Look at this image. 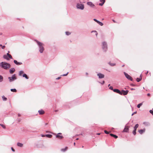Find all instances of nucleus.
Listing matches in <instances>:
<instances>
[{
	"label": "nucleus",
	"mask_w": 153,
	"mask_h": 153,
	"mask_svg": "<svg viewBox=\"0 0 153 153\" xmlns=\"http://www.w3.org/2000/svg\"><path fill=\"white\" fill-rule=\"evenodd\" d=\"M112 21H113V22H114V23H116V22L114 20H113Z\"/></svg>",
	"instance_id": "obj_47"
},
{
	"label": "nucleus",
	"mask_w": 153,
	"mask_h": 153,
	"mask_svg": "<svg viewBox=\"0 0 153 153\" xmlns=\"http://www.w3.org/2000/svg\"><path fill=\"white\" fill-rule=\"evenodd\" d=\"M17 145L19 147H22L23 146V144L22 143H17Z\"/></svg>",
	"instance_id": "obj_20"
},
{
	"label": "nucleus",
	"mask_w": 153,
	"mask_h": 153,
	"mask_svg": "<svg viewBox=\"0 0 153 153\" xmlns=\"http://www.w3.org/2000/svg\"><path fill=\"white\" fill-rule=\"evenodd\" d=\"M141 79H142V77H141V78H137L136 79V80L138 82H139Z\"/></svg>",
	"instance_id": "obj_25"
},
{
	"label": "nucleus",
	"mask_w": 153,
	"mask_h": 153,
	"mask_svg": "<svg viewBox=\"0 0 153 153\" xmlns=\"http://www.w3.org/2000/svg\"><path fill=\"white\" fill-rule=\"evenodd\" d=\"M45 136L46 137L49 138H51L52 136V135L51 134H47L45 135Z\"/></svg>",
	"instance_id": "obj_24"
},
{
	"label": "nucleus",
	"mask_w": 153,
	"mask_h": 153,
	"mask_svg": "<svg viewBox=\"0 0 153 153\" xmlns=\"http://www.w3.org/2000/svg\"><path fill=\"white\" fill-rule=\"evenodd\" d=\"M128 92V91H124L122 90V91L121 93H122V94H123V95H126Z\"/></svg>",
	"instance_id": "obj_11"
},
{
	"label": "nucleus",
	"mask_w": 153,
	"mask_h": 153,
	"mask_svg": "<svg viewBox=\"0 0 153 153\" xmlns=\"http://www.w3.org/2000/svg\"><path fill=\"white\" fill-rule=\"evenodd\" d=\"M23 77H25L27 79H28V77L27 76V75L26 74H24L23 75Z\"/></svg>",
	"instance_id": "obj_26"
},
{
	"label": "nucleus",
	"mask_w": 153,
	"mask_h": 153,
	"mask_svg": "<svg viewBox=\"0 0 153 153\" xmlns=\"http://www.w3.org/2000/svg\"><path fill=\"white\" fill-rule=\"evenodd\" d=\"M11 149L13 152H15V150L13 148H12V147L11 148Z\"/></svg>",
	"instance_id": "obj_41"
},
{
	"label": "nucleus",
	"mask_w": 153,
	"mask_h": 153,
	"mask_svg": "<svg viewBox=\"0 0 153 153\" xmlns=\"http://www.w3.org/2000/svg\"><path fill=\"white\" fill-rule=\"evenodd\" d=\"M100 2H101V3H100L99 5L100 6H102L104 4V3L105 2V0H100Z\"/></svg>",
	"instance_id": "obj_15"
},
{
	"label": "nucleus",
	"mask_w": 153,
	"mask_h": 153,
	"mask_svg": "<svg viewBox=\"0 0 153 153\" xmlns=\"http://www.w3.org/2000/svg\"><path fill=\"white\" fill-rule=\"evenodd\" d=\"M2 98L3 99V100L4 101H6L7 100V98L4 97V96H3L2 97Z\"/></svg>",
	"instance_id": "obj_32"
},
{
	"label": "nucleus",
	"mask_w": 153,
	"mask_h": 153,
	"mask_svg": "<svg viewBox=\"0 0 153 153\" xmlns=\"http://www.w3.org/2000/svg\"><path fill=\"white\" fill-rule=\"evenodd\" d=\"M58 134H61V133H59Z\"/></svg>",
	"instance_id": "obj_56"
},
{
	"label": "nucleus",
	"mask_w": 153,
	"mask_h": 153,
	"mask_svg": "<svg viewBox=\"0 0 153 153\" xmlns=\"http://www.w3.org/2000/svg\"><path fill=\"white\" fill-rule=\"evenodd\" d=\"M12 92H16V89H11L10 90Z\"/></svg>",
	"instance_id": "obj_28"
},
{
	"label": "nucleus",
	"mask_w": 153,
	"mask_h": 153,
	"mask_svg": "<svg viewBox=\"0 0 153 153\" xmlns=\"http://www.w3.org/2000/svg\"><path fill=\"white\" fill-rule=\"evenodd\" d=\"M87 4L91 7H93L94 6V4L92 3L91 2H88L87 3Z\"/></svg>",
	"instance_id": "obj_13"
},
{
	"label": "nucleus",
	"mask_w": 153,
	"mask_h": 153,
	"mask_svg": "<svg viewBox=\"0 0 153 153\" xmlns=\"http://www.w3.org/2000/svg\"><path fill=\"white\" fill-rule=\"evenodd\" d=\"M147 96H150V94H149V93H148L147 94Z\"/></svg>",
	"instance_id": "obj_43"
},
{
	"label": "nucleus",
	"mask_w": 153,
	"mask_h": 153,
	"mask_svg": "<svg viewBox=\"0 0 153 153\" xmlns=\"http://www.w3.org/2000/svg\"><path fill=\"white\" fill-rule=\"evenodd\" d=\"M2 45H1L0 44V46L2 47Z\"/></svg>",
	"instance_id": "obj_52"
},
{
	"label": "nucleus",
	"mask_w": 153,
	"mask_h": 153,
	"mask_svg": "<svg viewBox=\"0 0 153 153\" xmlns=\"http://www.w3.org/2000/svg\"><path fill=\"white\" fill-rule=\"evenodd\" d=\"M110 135L111 136H112V137H114L115 138H117V137H118L117 136L115 135H114V134H110Z\"/></svg>",
	"instance_id": "obj_19"
},
{
	"label": "nucleus",
	"mask_w": 153,
	"mask_h": 153,
	"mask_svg": "<svg viewBox=\"0 0 153 153\" xmlns=\"http://www.w3.org/2000/svg\"><path fill=\"white\" fill-rule=\"evenodd\" d=\"M148 73V71H147L146 73V74H147Z\"/></svg>",
	"instance_id": "obj_50"
},
{
	"label": "nucleus",
	"mask_w": 153,
	"mask_h": 153,
	"mask_svg": "<svg viewBox=\"0 0 153 153\" xmlns=\"http://www.w3.org/2000/svg\"><path fill=\"white\" fill-rule=\"evenodd\" d=\"M0 126L4 128L5 129L6 127L4 125L0 124Z\"/></svg>",
	"instance_id": "obj_31"
},
{
	"label": "nucleus",
	"mask_w": 153,
	"mask_h": 153,
	"mask_svg": "<svg viewBox=\"0 0 153 153\" xmlns=\"http://www.w3.org/2000/svg\"><path fill=\"white\" fill-rule=\"evenodd\" d=\"M100 133L97 134L98 135H100Z\"/></svg>",
	"instance_id": "obj_51"
},
{
	"label": "nucleus",
	"mask_w": 153,
	"mask_h": 153,
	"mask_svg": "<svg viewBox=\"0 0 153 153\" xmlns=\"http://www.w3.org/2000/svg\"><path fill=\"white\" fill-rule=\"evenodd\" d=\"M97 23L101 26H102L103 25V24L99 21L97 22Z\"/></svg>",
	"instance_id": "obj_27"
},
{
	"label": "nucleus",
	"mask_w": 153,
	"mask_h": 153,
	"mask_svg": "<svg viewBox=\"0 0 153 153\" xmlns=\"http://www.w3.org/2000/svg\"><path fill=\"white\" fill-rule=\"evenodd\" d=\"M68 147H66L65 149H61V151L62 152H64L66 151L68 149Z\"/></svg>",
	"instance_id": "obj_21"
},
{
	"label": "nucleus",
	"mask_w": 153,
	"mask_h": 153,
	"mask_svg": "<svg viewBox=\"0 0 153 153\" xmlns=\"http://www.w3.org/2000/svg\"><path fill=\"white\" fill-rule=\"evenodd\" d=\"M0 66L3 68L7 70L10 67V65L7 62H2L0 63Z\"/></svg>",
	"instance_id": "obj_1"
},
{
	"label": "nucleus",
	"mask_w": 153,
	"mask_h": 153,
	"mask_svg": "<svg viewBox=\"0 0 153 153\" xmlns=\"http://www.w3.org/2000/svg\"><path fill=\"white\" fill-rule=\"evenodd\" d=\"M15 69L13 68H11L9 70L10 73L11 74H13L15 72Z\"/></svg>",
	"instance_id": "obj_12"
},
{
	"label": "nucleus",
	"mask_w": 153,
	"mask_h": 153,
	"mask_svg": "<svg viewBox=\"0 0 153 153\" xmlns=\"http://www.w3.org/2000/svg\"><path fill=\"white\" fill-rule=\"evenodd\" d=\"M66 34L67 35H68L71 34V33L69 32H66Z\"/></svg>",
	"instance_id": "obj_34"
},
{
	"label": "nucleus",
	"mask_w": 153,
	"mask_h": 153,
	"mask_svg": "<svg viewBox=\"0 0 153 153\" xmlns=\"http://www.w3.org/2000/svg\"><path fill=\"white\" fill-rule=\"evenodd\" d=\"M110 84H109V85H108V87H109V86H110Z\"/></svg>",
	"instance_id": "obj_58"
},
{
	"label": "nucleus",
	"mask_w": 153,
	"mask_h": 153,
	"mask_svg": "<svg viewBox=\"0 0 153 153\" xmlns=\"http://www.w3.org/2000/svg\"><path fill=\"white\" fill-rule=\"evenodd\" d=\"M98 76L100 78H102L104 77V75L103 74L99 73L97 74Z\"/></svg>",
	"instance_id": "obj_10"
},
{
	"label": "nucleus",
	"mask_w": 153,
	"mask_h": 153,
	"mask_svg": "<svg viewBox=\"0 0 153 153\" xmlns=\"http://www.w3.org/2000/svg\"><path fill=\"white\" fill-rule=\"evenodd\" d=\"M58 111L56 110V111Z\"/></svg>",
	"instance_id": "obj_59"
},
{
	"label": "nucleus",
	"mask_w": 153,
	"mask_h": 153,
	"mask_svg": "<svg viewBox=\"0 0 153 153\" xmlns=\"http://www.w3.org/2000/svg\"><path fill=\"white\" fill-rule=\"evenodd\" d=\"M129 126H126L125 128L123 131L124 132H128V131Z\"/></svg>",
	"instance_id": "obj_9"
},
{
	"label": "nucleus",
	"mask_w": 153,
	"mask_h": 153,
	"mask_svg": "<svg viewBox=\"0 0 153 153\" xmlns=\"http://www.w3.org/2000/svg\"><path fill=\"white\" fill-rule=\"evenodd\" d=\"M109 64L111 66H114L115 65V63H109Z\"/></svg>",
	"instance_id": "obj_35"
},
{
	"label": "nucleus",
	"mask_w": 153,
	"mask_h": 153,
	"mask_svg": "<svg viewBox=\"0 0 153 153\" xmlns=\"http://www.w3.org/2000/svg\"><path fill=\"white\" fill-rule=\"evenodd\" d=\"M56 137L59 139H61L63 138V137L62 136L59 135L58 134L56 135Z\"/></svg>",
	"instance_id": "obj_18"
},
{
	"label": "nucleus",
	"mask_w": 153,
	"mask_h": 153,
	"mask_svg": "<svg viewBox=\"0 0 153 153\" xmlns=\"http://www.w3.org/2000/svg\"><path fill=\"white\" fill-rule=\"evenodd\" d=\"M24 73V72L22 71H21L19 72V76H21Z\"/></svg>",
	"instance_id": "obj_29"
},
{
	"label": "nucleus",
	"mask_w": 153,
	"mask_h": 153,
	"mask_svg": "<svg viewBox=\"0 0 153 153\" xmlns=\"http://www.w3.org/2000/svg\"><path fill=\"white\" fill-rule=\"evenodd\" d=\"M60 78H60V77H58L56 79H59Z\"/></svg>",
	"instance_id": "obj_44"
},
{
	"label": "nucleus",
	"mask_w": 153,
	"mask_h": 153,
	"mask_svg": "<svg viewBox=\"0 0 153 153\" xmlns=\"http://www.w3.org/2000/svg\"><path fill=\"white\" fill-rule=\"evenodd\" d=\"M75 144H75V143H74V146H75Z\"/></svg>",
	"instance_id": "obj_53"
},
{
	"label": "nucleus",
	"mask_w": 153,
	"mask_h": 153,
	"mask_svg": "<svg viewBox=\"0 0 153 153\" xmlns=\"http://www.w3.org/2000/svg\"><path fill=\"white\" fill-rule=\"evenodd\" d=\"M136 130H134L133 131V133L134 135H135L136 134Z\"/></svg>",
	"instance_id": "obj_33"
},
{
	"label": "nucleus",
	"mask_w": 153,
	"mask_h": 153,
	"mask_svg": "<svg viewBox=\"0 0 153 153\" xmlns=\"http://www.w3.org/2000/svg\"><path fill=\"white\" fill-rule=\"evenodd\" d=\"M152 110H153V108L152 109Z\"/></svg>",
	"instance_id": "obj_60"
},
{
	"label": "nucleus",
	"mask_w": 153,
	"mask_h": 153,
	"mask_svg": "<svg viewBox=\"0 0 153 153\" xmlns=\"http://www.w3.org/2000/svg\"><path fill=\"white\" fill-rule=\"evenodd\" d=\"M68 73L66 74H64L63 76H66L68 74Z\"/></svg>",
	"instance_id": "obj_46"
},
{
	"label": "nucleus",
	"mask_w": 153,
	"mask_h": 153,
	"mask_svg": "<svg viewBox=\"0 0 153 153\" xmlns=\"http://www.w3.org/2000/svg\"><path fill=\"white\" fill-rule=\"evenodd\" d=\"M104 81H103V83L104 84Z\"/></svg>",
	"instance_id": "obj_55"
},
{
	"label": "nucleus",
	"mask_w": 153,
	"mask_h": 153,
	"mask_svg": "<svg viewBox=\"0 0 153 153\" xmlns=\"http://www.w3.org/2000/svg\"><path fill=\"white\" fill-rule=\"evenodd\" d=\"M38 112L39 113V114L40 115L43 114L45 113V111L42 110H39L38 111Z\"/></svg>",
	"instance_id": "obj_16"
},
{
	"label": "nucleus",
	"mask_w": 153,
	"mask_h": 153,
	"mask_svg": "<svg viewBox=\"0 0 153 153\" xmlns=\"http://www.w3.org/2000/svg\"><path fill=\"white\" fill-rule=\"evenodd\" d=\"M104 132L105 133V134H108L109 133V132H108L106 130H105L104 131Z\"/></svg>",
	"instance_id": "obj_37"
},
{
	"label": "nucleus",
	"mask_w": 153,
	"mask_h": 153,
	"mask_svg": "<svg viewBox=\"0 0 153 153\" xmlns=\"http://www.w3.org/2000/svg\"><path fill=\"white\" fill-rule=\"evenodd\" d=\"M41 136L42 137H44L45 136H46L45 135H42Z\"/></svg>",
	"instance_id": "obj_45"
},
{
	"label": "nucleus",
	"mask_w": 153,
	"mask_h": 153,
	"mask_svg": "<svg viewBox=\"0 0 153 153\" xmlns=\"http://www.w3.org/2000/svg\"><path fill=\"white\" fill-rule=\"evenodd\" d=\"M124 65H123V66H122V67H124Z\"/></svg>",
	"instance_id": "obj_57"
},
{
	"label": "nucleus",
	"mask_w": 153,
	"mask_h": 153,
	"mask_svg": "<svg viewBox=\"0 0 153 153\" xmlns=\"http://www.w3.org/2000/svg\"><path fill=\"white\" fill-rule=\"evenodd\" d=\"M94 21H95V22H96L97 23V22H98V21L96 19H94Z\"/></svg>",
	"instance_id": "obj_39"
},
{
	"label": "nucleus",
	"mask_w": 153,
	"mask_h": 153,
	"mask_svg": "<svg viewBox=\"0 0 153 153\" xmlns=\"http://www.w3.org/2000/svg\"><path fill=\"white\" fill-rule=\"evenodd\" d=\"M14 63L17 65H22V62H18L16 60H14Z\"/></svg>",
	"instance_id": "obj_14"
},
{
	"label": "nucleus",
	"mask_w": 153,
	"mask_h": 153,
	"mask_svg": "<svg viewBox=\"0 0 153 153\" xmlns=\"http://www.w3.org/2000/svg\"><path fill=\"white\" fill-rule=\"evenodd\" d=\"M149 112L150 113L152 114L153 115V111L152 110H150Z\"/></svg>",
	"instance_id": "obj_36"
},
{
	"label": "nucleus",
	"mask_w": 153,
	"mask_h": 153,
	"mask_svg": "<svg viewBox=\"0 0 153 153\" xmlns=\"http://www.w3.org/2000/svg\"><path fill=\"white\" fill-rule=\"evenodd\" d=\"M35 41L36 42L37 44L39 47V51L41 53H42L44 50V48L43 47V44L42 43L37 41V40H35Z\"/></svg>",
	"instance_id": "obj_2"
},
{
	"label": "nucleus",
	"mask_w": 153,
	"mask_h": 153,
	"mask_svg": "<svg viewBox=\"0 0 153 153\" xmlns=\"http://www.w3.org/2000/svg\"><path fill=\"white\" fill-rule=\"evenodd\" d=\"M145 129H140V130L138 131V132H139V133L141 134H143L144 132H145Z\"/></svg>",
	"instance_id": "obj_17"
},
{
	"label": "nucleus",
	"mask_w": 153,
	"mask_h": 153,
	"mask_svg": "<svg viewBox=\"0 0 153 153\" xmlns=\"http://www.w3.org/2000/svg\"><path fill=\"white\" fill-rule=\"evenodd\" d=\"M95 32L96 33V36H97V32L96 31H95Z\"/></svg>",
	"instance_id": "obj_48"
},
{
	"label": "nucleus",
	"mask_w": 153,
	"mask_h": 153,
	"mask_svg": "<svg viewBox=\"0 0 153 153\" xmlns=\"http://www.w3.org/2000/svg\"><path fill=\"white\" fill-rule=\"evenodd\" d=\"M8 78L10 82H12L17 79L16 75L15 74L13 75L12 77H9Z\"/></svg>",
	"instance_id": "obj_3"
},
{
	"label": "nucleus",
	"mask_w": 153,
	"mask_h": 153,
	"mask_svg": "<svg viewBox=\"0 0 153 153\" xmlns=\"http://www.w3.org/2000/svg\"><path fill=\"white\" fill-rule=\"evenodd\" d=\"M3 80V77L1 75H0V82H2Z\"/></svg>",
	"instance_id": "obj_23"
},
{
	"label": "nucleus",
	"mask_w": 153,
	"mask_h": 153,
	"mask_svg": "<svg viewBox=\"0 0 153 153\" xmlns=\"http://www.w3.org/2000/svg\"><path fill=\"white\" fill-rule=\"evenodd\" d=\"M142 105V103H140L139 104H138L137 105V107L138 108H140L141 106Z\"/></svg>",
	"instance_id": "obj_30"
},
{
	"label": "nucleus",
	"mask_w": 153,
	"mask_h": 153,
	"mask_svg": "<svg viewBox=\"0 0 153 153\" xmlns=\"http://www.w3.org/2000/svg\"><path fill=\"white\" fill-rule=\"evenodd\" d=\"M102 48L105 51H106L107 49V43L105 42H102Z\"/></svg>",
	"instance_id": "obj_6"
},
{
	"label": "nucleus",
	"mask_w": 153,
	"mask_h": 153,
	"mask_svg": "<svg viewBox=\"0 0 153 153\" xmlns=\"http://www.w3.org/2000/svg\"><path fill=\"white\" fill-rule=\"evenodd\" d=\"M113 91L120 94L122 95L121 92L118 89H114L113 90Z\"/></svg>",
	"instance_id": "obj_8"
},
{
	"label": "nucleus",
	"mask_w": 153,
	"mask_h": 153,
	"mask_svg": "<svg viewBox=\"0 0 153 153\" xmlns=\"http://www.w3.org/2000/svg\"><path fill=\"white\" fill-rule=\"evenodd\" d=\"M124 74L127 78L131 81L132 80V78L131 77V76L125 72H124Z\"/></svg>",
	"instance_id": "obj_7"
},
{
	"label": "nucleus",
	"mask_w": 153,
	"mask_h": 153,
	"mask_svg": "<svg viewBox=\"0 0 153 153\" xmlns=\"http://www.w3.org/2000/svg\"><path fill=\"white\" fill-rule=\"evenodd\" d=\"M5 48V46H2V49H4Z\"/></svg>",
	"instance_id": "obj_40"
},
{
	"label": "nucleus",
	"mask_w": 153,
	"mask_h": 153,
	"mask_svg": "<svg viewBox=\"0 0 153 153\" xmlns=\"http://www.w3.org/2000/svg\"><path fill=\"white\" fill-rule=\"evenodd\" d=\"M76 7L77 8L80 9L81 10H83L84 9V5L82 4H77L76 5Z\"/></svg>",
	"instance_id": "obj_5"
},
{
	"label": "nucleus",
	"mask_w": 153,
	"mask_h": 153,
	"mask_svg": "<svg viewBox=\"0 0 153 153\" xmlns=\"http://www.w3.org/2000/svg\"><path fill=\"white\" fill-rule=\"evenodd\" d=\"M18 116H19V117H20V116H21V115H20V114H18Z\"/></svg>",
	"instance_id": "obj_49"
},
{
	"label": "nucleus",
	"mask_w": 153,
	"mask_h": 153,
	"mask_svg": "<svg viewBox=\"0 0 153 153\" xmlns=\"http://www.w3.org/2000/svg\"><path fill=\"white\" fill-rule=\"evenodd\" d=\"M136 112H135L133 113V114H132V115H133V114H136Z\"/></svg>",
	"instance_id": "obj_42"
},
{
	"label": "nucleus",
	"mask_w": 153,
	"mask_h": 153,
	"mask_svg": "<svg viewBox=\"0 0 153 153\" xmlns=\"http://www.w3.org/2000/svg\"><path fill=\"white\" fill-rule=\"evenodd\" d=\"M138 126H139L138 124H136L134 128V130H136L137 128L138 127Z\"/></svg>",
	"instance_id": "obj_22"
},
{
	"label": "nucleus",
	"mask_w": 153,
	"mask_h": 153,
	"mask_svg": "<svg viewBox=\"0 0 153 153\" xmlns=\"http://www.w3.org/2000/svg\"><path fill=\"white\" fill-rule=\"evenodd\" d=\"M109 88L110 89L113 91L114 89H113V88L112 86L110 87Z\"/></svg>",
	"instance_id": "obj_38"
},
{
	"label": "nucleus",
	"mask_w": 153,
	"mask_h": 153,
	"mask_svg": "<svg viewBox=\"0 0 153 153\" xmlns=\"http://www.w3.org/2000/svg\"><path fill=\"white\" fill-rule=\"evenodd\" d=\"M3 58L7 60H9L10 59H12V57L11 55L8 53L7 55H4L3 56Z\"/></svg>",
	"instance_id": "obj_4"
},
{
	"label": "nucleus",
	"mask_w": 153,
	"mask_h": 153,
	"mask_svg": "<svg viewBox=\"0 0 153 153\" xmlns=\"http://www.w3.org/2000/svg\"><path fill=\"white\" fill-rule=\"evenodd\" d=\"M78 139H79L78 138H76V140H78Z\"/></svg>",
	"instance_id": "obj_54"
}]
</instances>
